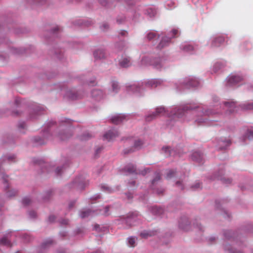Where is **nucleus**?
<instances>
[{
	"instance_id": "nucleus-59",
	"label": "nucleus",
	"mask_w": 253,
	"mask_h": 253,
	"mask_svg": "<svg viewBox=\"0 0 253 253\" xmlns=\"http://www.w3.org/2000/svg\"><path fill=\"white\" fill-rule=\"evenodd\" d=\"M233 253H243L241 251H234L233 252Z\"/></svg>"
},
{
	"instance_id": "nucleus-56",
	"label": "nucleus",
	"mask_w": 253,
	"mask_h": 253,
	"mask_svg": "<svg viewBox=\"0 0 253 253\" xmlns=\"http://www.w3.org/2000/svg\"><path fill=\"white\" fill-rule=\"evenodd\" d=\"M127 196L128 197V199H130V198H132V196L131 194H130V193H128V194H127Z\"/></svg>"
},
{
	"instance_id": "nucleus-57",
	"label": "nucleus",
	"mask_w": 253,
	"mask_h": 253,
	"mask_svg": "<svg viewBox=\"0 0 253 253\" xmlns=\"http://www.w3.org/2000/svg\"><path fill=\"white\" fill-rule=\"evenodd\" d=\"M176 184L177 186H179L181 185V183L180 181H177L176 182Z\"/></svg>"
},
{
	"instance_id": "nucleus-50",
	"label": "nucleus",
	"mask_w": 253,
	"mask_h": 253,
	"mask_svg": "<svg viewBox=\"0 0 253 253\" xmlns=\"http://www.w3.org/2000/svg\"><path fill=\"white\" fill-rule=\"evenodd\" d=\"M62 171V169L60 168H57L56 169V173L57 174H60L61 173V171Z\"/></svg>"
},
{
	"instance_id": "nucleus-30",
	"label": "nucleus",
	"mask_w": 253,
	"mask_h": 253,
	"mask_svg": "<svg viewBox=\"0 0 253 253\" xmlns=\"http://www.w3.org/2000/svg\"><path fill=\"white\" fill-rule=\"evenodd\" d=\"M53 243V241L51 239H48L42 244V248L43 249L46 248L48 245H51Z\"/></svg>"
},
{
	"instance_id": "nucleus-35",
	"label": "nucleus",
	"mask_w": 253,
	"mask_h": 253,
	"mask_svg": "<svg viewBox=\"0 0 253 253\" xmlns=\"http://www.w3.org/2000/svg\"><path fill=\"white\" fill-rule=\"evenodd\" d=\"M31 200L28 197H26L23 199L22 203L23 204L25 205H28L31 203Z\"/></svg>"
},
{
	"instance_id": "nucleus-20",
	"label": "nucleus",
	"mask_w": 253,
	"mask_h": 253,
	"mask_svg": "<svg viewBox=\"0 0 253 253\" xmlns=\"http://www.w3.org/2000/svg\"><path fill=\"white\" fill-rule=\"evenodd\" d=\"M0 245L11 247V244L10 241L6 237H3L0 241Z\"/></svg>"
},
{
	"instance_id": "nucleus-44",
	"label": "nucleus",
	"mask_w": 253,
	"mask_h": 253,
	"mask_svg": "<svg viewBox=\"0 0 253 253\" xmlns=\"http://www.w3.org/2000/svg\"><path fill=\"white\" fill-rule=\"evenodd\" d=\"M109 26L106 23H104L102 25L101 28L102 29V30L104 31L108 28Z\"/></svg>"
},
{
	"instance_id": "nucleus-13",
	"label": "nucleus",
	"mask_w": 253,
	"mask_h": 253,
	"mask_svg": "<svg viewBox=\"0 0 253 253\" xmlns=\"http://www.w3.org/2000/svg\"><path fill=\"white\" fill-rule=\"evenodd\" d=\"M170 41V38L165 37H163L158 45L159 48H162L167 45Z\"/></svg>"
},
{
	"instance_id": "nucleus-2",
	"label": "nucleus",
	"mask_w": 253,
	"mask_h": 253,
	"mask_svg": "<svg viewBox=\"0 0 253 253\" xmlns=\"http://www.w3.org/2000/svg\"><path fill=\"white\" fill-rule=\"evenodd\" d=\"M166 114V110L163 107H157L156 109L155 112L153 113L146 116L145 119L147 122L151 121L152 120L157 118L160 116L165 115Z\"/></svg>"
},
{
	"instance_id": "nucleus-25",
	"label": "nucleus",
	"mask_w": 253,
	"mask_h": 253,
	"mask_svg": "<svg viewBox=\"0 0 253 253\" xmlns=\"http://www.w3.org/2000/svg\"><path fill=\"white\" fill-rule=\"evenodd\" d=\"M149 59L147 57L143 58L141 61L140 67L147 66L149 64Z\"/></svg>"
},
{
	"instance_id": "nucleus-33",
	"label": "nucleus",
	"mask_w": 253,
	"mask_h": 253,
	"mask_svg": "<svg viewBox=\"0 0 253 253\" xmlns=\"http://www.w3.org/2000/svg\"><path fill=\"white\" fill-rule=\"evenodd\" d=\"M135 240L133 237H130L128 239V243L130 246L133 247L135 246Z\"/></svg>"
},
{
	"instance_id": "nucleus-26",
	"label": "nucleus",
	"mask_w": 253,
	"mask_h": 253,
	"mask_svg": "<svg viewBox=\"0 0 253 253\" xmlns=\"http://www.w3.org/2000/svg\"><path fill=\"white\" fill-rule=\"evenodd\" d=\"M188 84L191 87H196L199 84V82L196 80H191L189 82Z\"/></svg>"
},
{
	"instance_id": "nucleus-6",
	"label": "nucleus",
	"mask_w": 253,
	"mask_h": 253,
	"mask_svg": "<svg viewBox=\"0 0 253 253\" xmlns=\"http://www.w3.org/2000/svg\"><path fill=\"white\" fill-rule=\"evenodd\" d=\"M224 42V38L223 36H219L213 39L211 42V46L213 47H218Z\"/></svg>"
},
{
	"instance_id": "nucleus-18",
	"label": "nucleus",
	"mask_w": 253,
	"mask_h": 253,
	"mask_svg": "<svg viewBox=\"0 0 253 253\" xmlns=\"http://www.w3.org/2000/svg\"><path fill=\"white\" fill-rule=\"evenodd\" d=\"M152 212L156 215H160L164 212L163 209L157 207H153L151 210Z\"/></svg>"
},
{
	"instance_id": "nucleus-38",
	"label": "nucleus",
	"mask_w": 253,
	"mask_h": 253,
	"mask_svg": "<svg viewBox=\"0 0 253 253\" xmlns=\"http://www.w3.org/2000/svg\"><path fill=\"white\" fill-rule=\"evenodd\" d=\"M91 135H90L89 133L84 134L83 136H82L81 139L82 140H86L88 139L91 138Z\"/></svg>"
},
{
	"instance_id": "nucleus-24",
	"label": "nucleus",
	"mask_w": 253,
	"mask_h": 253,
	"mask_svg": "<svg viewBox=\"0 0 253 253\" xmlns=\"http://www.w3.org/2000/svg\"><path fill=\"white\" fill-rule=\"evenodd\" d=\"M157 34L154 32H150L147 34V39L149 40H151L154 38H158Z\"/></svg>"
},
{
	"instance_id": "nucleus-61",
	"label": "nucleus",
	"mask_w": 253,
	"mask_h": 253,
	"mask_svg": "<svg viewBox=\"0 0 253 253\" xmlns=\"http://www.w3.org/2000/svg\"><path fill=\"white\" fill-rule=\"evenodd\" d=\"M14 159V156H12V157H9L8 158V159L9 160H10V159Z\"/></svg>"
},
{
	"instance_id": "nucleus-28",
	"label": "nucleus",
	"mask_w": 253,
	"mask_h": 253,
	"mask_svg": "<svg viewBox=\"0 0 253 253\" xmlns=\"http://www.w3.org/2000/svg\"><path fill=\"white\" fill-rule=\"evenodd\" d=\"M72 135L71 134L60 133L59 135V138L62 140H65L68 138L70 137Z\"/></svg>"
},
{
	"instance_id": "nucleus-45",
	"label": "nucleus",
	"mask_w": 253,
	"mask_h": 253,
	"mask_svg": "<svg viewBox=\"0 0 253 253\" xmlns=\"http://www.w3.org/2000/svg\"><path fill=\"white\" fill-rule=\"evenodd\" d=\"M173 35V37H174L178 33V30L176 29H173L171 31Z\"/></svg>"
},
{
	"instance_id": "nucleus-21",
	"label": "nucleus",
	"mask_w": 253,
	"mask_h": 253,
	"mask_svg": "<svg viewBox=\"0 0 253 253\" xmlns=\"http://www.w3.org/2000/svg\"><path fill=\"white\" fill-rule=\"evenodd\" d=\"M91 212L89 210L82 211L80 212V216L82 218L87 217L89 215H91Z\"/></svg>"
},
{
	"instance_id": "nucleus-52",
	"label": "nucleus",
	"mask_w": 253,
	"mask_h": 253,
	"mask_svg": "<svg viewBox=\"0 0 253 253\" xmlns=\"http://www.w3.org/2000/svg\"><path fill=\"white\" fill-rule=\"evenodd\" d=\"M131 88H132L133 89H135L136 91H139V89H138L135 85H132Z\"/></svg>"
},
{
	"instance_id": "nucleus-54",
	"label": "nucleus",
	"mask_w": 253,
	"mask_h": 253,
	"mask_svg": "<svg viewBox=\"0 0 253 253\" xmlns=\"http://www.w3.org/2000/svg\"><path fill=\"white\" fill-rule=\"evenodd\" d=\"M61 223L63 224H67L68 223V220L66 219L63 220L61 222Z\"/></svg>"
},
{
	"instance_id": "nucleus-53",
	"label": "nucleus",
	"mask_w": 253,
	"mask_h": 253,
	"mask_svg": "<svg viewBox=\"0 0 253 253\" xmlns=\"http://www.w3.org/2000/svg\"><path fill=\"white\" fill-rule=\"evenodd\" d=\"M224 143L225 144L226 146H228L231 144V141L230 140H228L227 141L224 142Z\"/></svg>"
},
{
	"instance_id": "nucleus-60",
	"label": "nucleus",
	"mask_w": 253,
	"mask_h": 253,
	"mask_svg": "<svg viewBox=\"0 0 253 253\" xmlns=\"http://www.w3.org/2000/svg\"><path fill=\"white\" fill-rule=\"evenodd\" d=\"M90 84L92 85H94L95 84V81H93L90 82Z\"/></svg>"
},
{
	"instance_id": "nucleus-42",
	"label": "nucleus",
	"mask_w": 253,
	"mask_h": 253,
	"mask_svg": "<svg viewBox=\"0 0 253 253\" xmlns=\"http://www.w3.org/2000/svg\"><path fill=\"white\" fill-rule=\"evenodd\" d=\"M29 215L31 218H35L36 216V213L34 211H31Z\"/></svg>"
},
{
	"instance_id": "nucleus-55",
	"label": "nucleus",
	"mask_w": 253,
	"mask_h": 253,
	"mask_svg": "<svg viewBox=\"0 0 253 253\" xmlns=\"http://www.w3.org/2000/svg\"><path fill=\"white\" fill-rule=\"evenodd\" d=\"M120 34L122 35V36H125L126 34H127V32L126 31H121V32L120 33Z\"/></svg>"
},
{
	"instance_id": "nucleus-43",
	"label": "nucleus",
	"mask_w": 253,
	"mask_h": 253,
	"mask_svg": "<svg viewBox=\"0 0 253 253\" xmlns=\"http://www.w3.org/2000/svg\"><path fill=\"white\" fill-rule=\"evenodd\" d=\"M26 126L25 123L24 122L20 123L18 125L19 128H24Z\"/></svg>"
},
{
	"instance_id": "nucleus-49",
	"label": "nucleus",
	"mask_w": 253,
	"mask_h": 253,
	"mask_svg": "<svg viewBox=\"0 0 253 253\" xmlns=\"http://www.w3.org/2000/svg\"><path fill=\"white\" fill-rule=\"evenodd\" d=\"M150 170L149 169H144L143 171H142L141 173L142 174V175H145L148 171H149Z\"/></svg>"
},
{
	"instance_id": "nucleus-5",
	"label": "nucleus",
	"mask_w": 253,
	"mask_h": 253,
	"mask_svg": "<svg viewBox=\"0 0 253 253\" xmlns=\"http://www.w3.org/2000/svg\"><path fill=\"white\" fill-rule=\"evenodd\" d=\"M243 80L242 77L240 76L232 75L228 79V85L229 86L236 84Z\"/></svg>"
},
{
	"instance_id": "nucleus-34",
	"label": "nucleus",
	"mask_w": 253,
	"mask_h": 253,
	"mask_svg": "<svg viewBox=\"0 0 253 253\" xmlns=\"http://www.w3.org/2000/svg\"><path fill=\"white\" fill-rule=\"evenodd\" d=\"M17 191L14 190H9L7 192V195L8 197H12L16 195Z\"/></svg>"
},
{
	"instance_id": "nucleus-62",
	"label": "nucleus",
	"mask_w": 253,
	"mask_h": 253,
	"mask_svg": "<svg viewBox=\"0 0 253 253\" xmlns=\"http://www.w3.org/2000/svg\"><path fill=\"white\" fill-rule=\"evenodd\" d=\"M73 205H74V203L70 204L69 205L70 208L72 207L73 206Z\"/></svg>"
},
{
	"instance_id": "nucleus-39",
	"label": "nucleus",
	"mask_w": 253,
	"mask_h": 253,
	"mask_svg": "<svg viewBox=\"0 0 253 253\" xmlns=\"http://www.w3.org/2000/svg\"><path fill=\"white\" fill-rule=\"evenodd\" d=\"M191 188L194 190L197 189H200L201 188V184L198 182V183H196L195 185H193L191 187Z\"/></svg>"
},
{
	"instance_id": "nucleus-51",
	"label": "nucleus",
	"mask_w": 253,
	"mask_h": 253,
	"mask_svg": "<svg viewBox=\"0 0 253 253\" xmlns=\"http://www.w3.org/2000/svg\"><path fill=\"white\" fill-rule=\"evenodd\" d=\"M7 177V176H4V175H3L2 176V179H3V182L6 183L7 181L6 180V178Z\"/></svg>"
},
{
	"instance_id": "nucleus-63",
	"label": "nucleus",
	"mask_w": 253,
	"mask_h": 253,
	"mask_svg": "<svg viewBox=\"0 0 253 253\" xmlns=\"http://www.w3.org/2000/svg\"><path fill=\"white\" fill-rule=\"evenodd\" d=\"M204 122V121L203 120H202L201 121H198V123H203Z\"/></svg>"
},
{
	"instance_id": "nucleus-46",
	"label": "nucleus",
	"mask_w": 253,
	"mask_h": 253,
	"mask_svg": "<svg viewBox=\"0 0 253 253\" xmlns=\"http://www.w3.org/2000/svg\"><path fill=\"white\" fill-rule=\"evenodd\" d=\"M222 181L223 183L227 184V183H230L231 182V181L230 179H222Z\"/></svg>"
},
{
	"instance_id": "nucleus-7",
	"label": "nucleus",
	"mask_w": 253,
	"mask_h": 253,
	"mask_svg": "<svg viewBox=\"0 0 253 253\" xmlns=\"http://www.w3.org/2000/svg\"><path fill=\"white\" fill-rule=\"evenodd\" d=\"M125 120V116L119 114L113 116L111 119V122L114 124L117 125L121 123Z\"/></svg>"
},
{
	"instance_id": "nucleus-16",
	"label": "nucleus",
	"mask_w": 253,
	"mask_h": 253,
	"mask_svg": "<svg viewBox=\"0 0 253 253\" xmlns=\"http://www.w3.org/2000/svg\"><path fill=\"white\" fill-rule=\"evenodd\" d=\"M68 96L72 99H77L81 98L83 96L79 93H74L72 91H70L67 93Z\"/></svg>"
},
{
	"instance_id": "nucleus-41",
	"label": "nucleus",
	"mask_w": 253,
	"mask_h": 253,
	"mask_svg": "<svg viewBox=\"0 0 253 253\" xmlns=\"http://www.w3.org/2000/svg\"><path fill=\"white\" fill-rule=\"evenodd\" d=\"M160 179V175L159 173H158L157 174V175L156 176L155 178L153 180L152 183L154 184L156 181H157Z\"/></svg>"
},
{
	"instance_id": "nucleus-29",
	"label": "nucleus",
	"mask_w": 253,
	"mask_h": 253,
	"mask_svg": "<svg viewBox=\"0 0 253 253\" xmlns=\"http://www.w3.org/2000/svg\"><path fill=\"white\" fill-rule=\"evenodd\" d=\"M112 86L113 90L115 92H117L119 89L118 83L116 82H113L112 83Z\"/></svg>"
},
{
	"instance_id": "nucleus-64",
	"label": "nucleus",
	"mask_w": 253,
	"mask_h": 253,
	"mask_svg": "<svg viewBox=\"0 0 253 253\" xmlns=\"http://www.w3.org/2000/svg\"><path fill=\"white\" fill-rule=\"evenodd\" d=\"M100 253V252L97 251V252H94V253Z\"/></svg>"
},
{
	"instance_id": "nucleus-10",
	"label": "nucleus",
	"mask_w": 253,
	"mask_h": 253,
	"mask_svg": "<svg viewBox=\"0 0 253 253\" xmlns=\"http://www.w3.org/2000/svg\"><path fill=\"white\" fill-rule=\"evenodd\" d=\"M91 95L95 99L99 100L103 97V93L100 90L94 89L92 91Z\"/></svg>"
},
{
	"instance_id": "nucleus-14",
	"label": "nucleus",
	"mask_w": 253,
	"mask_h": 253,
	"mask_svg": "<svg viewBox=\"0 0 253 253\" xmlns=\"http://www.w3.org/2000/svg\"><path fill=\"white\" fill-rule=\"evenodd\" d=\"M93 54L95 59H101L105 57L104 51L101 49L95 51Z\"/></svg>"
},
{
	"instance_id": "nucleus-31",
	"label": "nucleus",
	"mask_w": 253,
	"mask_h": 253,
	"mask_svg": "<svg viewBox=\"0 0 253 253\" xmlns=\"http://www.w3.org/2000/svg\"><path fill=\"white\" fill-rule=\"evenodd\" d=\"M101 188L102 190L107 193H111L113 191V190L111 188L105 185H102Z\"/></svg>"
},
{
	"instance_id": "nucleus-11",
	"label": "nucleus",
	"mask_w": 253,
	"mask_h": 253,
	"mask_svg": "<svg viewBox=\"0 0 253 253\" xmlns=\"http://www.w3.org/2000/svg\"><path fill=\"white\" fill-rule=\"evenodd\" d=\"M161 83L162 81L161 80L157 79H153L149 81L147 83V85L151 87H156L158 85L160 84Z\"/></svg>"
},
{
	"instance_id": "nucleus-40",
	"label": "nucleus",
	"mask_w": 253,
	"mask_h": 253,
	"mask_svg": "<svg viewBox=\"0 0 253 253\" xmlns=\"http://www.w3.org/2000/svg\"><path fill=\"white\" fill-rule=\"evenodd\" d=\"M35 141L36 142H38L40 145H42V144H44V143L42 142V139L40 137L36 138L35 139Z\"/></svg>"
},
{
	"instance_id": "nucleus-37",
	"label": "nucleus",
	"mask_w": 253,
	"mask_h": 253,
	"mask_svg": "<svg viewBox=\"0 0 253 253\" xmlns=\"http://www.w3.org/2000/svg\"><path fill=\"white\" fill-rule=\"evenodd\" d=\"M142 238H147L149 236H151L152 234L149 232H143L140 234Z\"/></svg>"
},
{
	"instance_id": "nucleus-27",
	"label": "nucleus",
	"mask_w": 253,
	"mask_h": 253,
	"mask_svg": "<svg viewBox=\"0 0 253 253\" xmlns=\"http://www.w3.org/2000/svg\"><path fill=\"white\" fill-rule=\"evenodd\" d=\"M176 174V171L173 170H169L167 173V178H171Z\"/></svg>"
},
{
	"instance_id": "nucleus-48",
	"label": "nucleus",
	"mask_w": 253,
	"mask_h": 253,
	"mask_svg": "<svg viewBox=\"0 0 253 253\" xmlns=\"http://www.w3.org/2000/svg\"><path fill=\"white\" fill-rule=\"evenodd\" d=\"M153 65L157 69H160L161 67L160 64L158 63H155Z\"/></svg>"
},
{
	"instance_id": "nucleus-9",
	"label": "nucleus",
	"mask_w": 253,
	"mask_h": 253,
	"mask_svg": "<svg viewBox=\"0 0 253 253\" xmlns=\"http://www.w3.org/2000/svg\"><path fill=\"white\" fill-rule=\"evenodd\" d=\"M192 158L194 161L201 163L202 162L203 156L201 153L195 152L192 154Z\"/></svg>"
},
{
	"instance_id": "nucleus-3",
	"label": "nucleus",
	"mask_w": 253,
	"mask_h": 253,
	"mask_svg": "<svg viewBox=\"0 0 253 253\" xmlns=\"http://www.w3.org/2000/svg\"><path fill=\"white\" fill-rule=\"evenodd\" d=\"M119 136V132L117 130L112 129L108 131L104 135V138L108 141L114 140L116 137Z\"/></svg>"
},
{
	"instance_id": "nucleus-12",
	"label": "nucleus",
	"mask_w": 253,
	"mask_h": 253,
	"mask_svg": "<svg viewBox=\"0 0 253 253\" xmlns=\"http://www.w3.org/2000/svg\"><path fill=\"white\" fill-rule=\"evenodd\" d=\"M162 150L165 153L166 156H174L175 151L169 147H164L162 148Z\"/></svg>"
},
{
	"instance_id": "nucleus-17",
	"label": "nucleus",
	"mask_w": 253,
	"mask_h": 253,
	"mask_svg": "<svg viewBox=\"0 0 253 253\" xmlns=\"http://www.w3.org/2000/svg\"><path fill=\"white\" fill-rule=\"evenodd\" d=\"M152 212L156 215H160L164 212L163 209L157 207H153L151 210Z\"/></svg>"
},
{
	"instance_id": "nucleus-4",
	"label": "nucleus",
	"mask_w": 253,
	"mask_h": 253,
	"mask_svg": "<svg viewBox=\"0 0 253 253\" xmlns=\"http://www.w3.org/2000/svg\"><path fill=\"white\" fill-rule=\"evenodd\" d=\"M143 145V142L142 141H141L140 139L136 140L134 142L133 146L132 148H131L129 150H128V151L125 150V153L127 154L130 152H132L134 151L138 150L141 148Z\"/></svg>"
},
{
	"instance_id": "nucleus-19",
	"label": "nucleus",
	"mask_w": 253,
	"mask_h": 253,
	"mask_svg": "<svg viewBox=\"0 0 253 253\" xmlns=\"http://www.w3.org/2000/svg\"><path fill=\"white\" fill-rule=\"evenodd\" d=\"M224 104L226 107H227L229 109L230 112H233L234 110V108H235V103L234 102H226L224 103Z\"/></svg>"
},
{
	"instance_id": "nucleus-23",
	"label": "nucleus",
	"mask_w": 253,
	"mask_h": 253,
	"mask_svg": "<svg viewBox=\"0 0 253 253\" xmlns=\"http://www.w3.org/2000/svg\"><path fill=\"white\" fill-rule=\"evenodd\" d=\"M126 170L129 173H133L136 171L135 167L132 165H129L125 168Z\"/></svg>"
},
{
	"instance_id": "nucleus-15",
	"label": "nucleus",
	"mask_w": 253,
	"mask_h": 253,
	"mask_svg": "<svg viewBox=\"0 0 253 253\" xmlns=\"http://www.w3.org/2000/svg\"><path fill=\"white\" fill-rule=\"evenodd\" d=\"M137 215L138 214L137 213H131L129 214L126 220V222L128 223L135 221V218L137 217Z\"/></svg>"
},
{
	"instance_id": "nucleus-47",
	"label": "nucleus",
	"mask_w": 253,
	"mask_h": 253,
	"mask_svg": "<svg viewBox=\"0 0 253 253\" xmlns=\"http://www.w3.org/2000/svg\"><path fill=\"white\" fill-rule=\"evenodd\" d=\"M55 217L54 215H50L49 216L48 219L50 222H53L54 221Z\"/></svg>"
},
{
	"instance_id": "nucleus-1",
	"label": "nucleus",
	"mask_w": 253,
	"mask_h": 253,
	"mask_svg": "<svg viewBox=\"0 0 253 253\" xmlns=\"http://www.w3.org/2000/svg\"><path fill=\"white\" fill-rule=\"evenodd\" d=\"M195 107H192L191 105H186L182 107L174 108L171 113L170 116H174L177 118H181L185 115L187 111L192 110Z\"/></svg>"
},
{
	"instance_id": "nucleus-22",
	"label": "nucleus",
	"mask_w": 253,
	"mask_h": 253,
	"mask_svg": "<svg viewBox=\"0 0 253 253\" xmlns=\"http://www.w3.org/2000/svg\"><path fill=\"white\" fill-rule=\"evenodd\" d=\"M241 107L243 110H252L253 109V103H245L241 105Z\"/></svg>"
},
{
	"instance_id": "nucleus-32",
	"label": "nucleus",
	"mask_w": 253,
	"mask_h": 253,
	"mask_svg": "<svg viewBox=\"0 0 253 253\" xmlns=\"http://www.w3.org/2000/svg\"><path fill=\"white\" fill-rule=\"evenodd\" d=\"M183 50L186 51H190L193 49V47L189 44L185 45L183 48Z\"/></svg>"
},
{
	"instance_id": "nucleus-36",
	"label": "nucleus",
	"mask_w": 253,
	"mask_h": 253,
	"mask_svg": "<svg viewBox=\"0 0 253 253\" xmlns=\"http://www.w3.org/2000/svg\"><path fill=\"white\" fill-rule=\"evenodd\" d=\"M246 137L249 139H251L253 138V131L252 130H248L247 132Z\"/></svg>"
},
{
	"instance_id": "nucleus-8",
	"label": "nucleus",
	"mask_w": 253,
	"mask_h": 253,
	"mask_svg": "<svg viewBox=\"0 0 253 253\" xmlns=\"http://www.w3.org/2000/svg\"><path fill=\"white\" fill-rule=\"evenodd\" d=\"M119 64L122 67L127 68L129 67L131 64L129 58L125 57L120 61Z\"/></svg>"
},
{
	"instance_id": "nucleus-58",
	"label": "nucleus",
	"mask_w": 253,
	"mask_h": 253,
	"mask_svg": "<svg viewBox=\"0 0 253 253\" xmlns=\"http://www.w3.org/2000/svg\"><path fill=\"white\" fill-rule=\"evenodd\" d=\"M101 148L97 149L96 151V154H98V153L101 150Z\"/></svg>"
}]
</instances>
